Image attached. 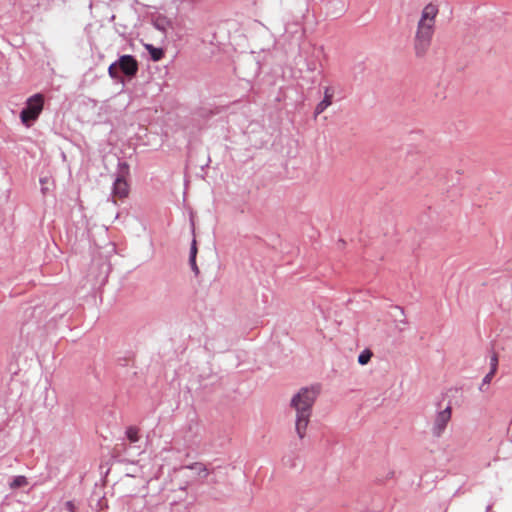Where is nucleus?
Masks as SVG:
<instances>
[{"instance_id":"2","label":"nucleus","mask_w":512,"mask_h":512,"mask_svg":"<svg viewBox=\"0 0 512 512\" xmlns=\"http://www.w3.org/2000/svg\"><path fill=\"white\" fill-rule=\"evenodd\" d=\"M437 14L438 8L432 3L427 4L422 10L414 39V49L417 57L424 56L430 47Z\"/></svg>"},{"instance_id":"5","label":"nucleus","mask_w":512,"mask_h":512,"mask_svg":"<svg viewBox=\"0 0 512 512\" xmlns=\"http://www.w3.org/2000/svg\"><path fill=\"white\" fill-rule=\"evenodd\" d=\"M451 416L452 408L450 405H447L444 409L437 411L431 427V433L434 437L439 438L443 435L451 420Z\"/></svg>"},{"instance_id":"7","label":"nucleus","mask_w":512,"mask_h":512,"mask_svg":"<svg viewBox=\"0 0 512 512\" xmlns=\"http://www.w3.org/2000/svg\"><path fill=\"white\" fill-rule=\"evenodd\" d=\"M332 98H333V92L330 90L329 87H326L324 90L323 100L320 101L315 108V112H314L315 116H318L321 113H323L331 105Z\"/></svg>"},{"instance_id":"16","label":"nucleus","mask_w":512,"mask_h":512,"mask_svg":"<svg viewBox=\"0 0 512 512\" xmlns=\"http://www.w3.org/2000/svg\"><path fill=\"white\" fill-rule=\"evenodd\" d=\"M168 22L165 18H159L155 21L154 26L159 31L165 32Z\"/></svg>"},{"instance_id":"4","label":"nucleus","mask_w":512,"mask_h":512,"mask_svg":"<svg viewBox=\"0 0 512 512\" xmlns=\"http://www.w3.org/2000/svg\"><path fill=\"white\" fill-rule=\"evenodd\" d=\"M129 174V165L124 161H119L117 165V174L113 182V195L124 198L128 195L129 186L126 176Z\"/></svg>"},{"instance_id":"17","label":"nucleus","mask_w":512,"mask_h":512,"mask_svg":"<svg viewBox=\"0 0 512 512\" xmlns=\"http://www.w3.org/2000/svg\"><path fill=\"white\" fill-rule=\"evenodd\" d=\"M196 254H197V247H196V240L194 239L192 241V244H191V247H190L189 258H196Z\"/></svg>"},{"instance_id":"10","label":"nucleus","mask_w":512,"mask_h":512,"mask_svg":"<svg viewBox=\"0 0 512 512\" xmlns=\"http://www.w3.org/2000/svg\"><path fill=\"white\" fill-rule=\"evenodd\" d=\"M119 72H120V71H119V68H117V65H116V63H115V61H114V62H113L112 64H110V66L108 67V74H109V76H110L113 80H115V81H117V82L124 83L123 78L120 76Z\"/></svg>"},{"instance_id":"1","label":"nucleus","mask_w":512,"mask_h":512,"mask_svg":"<svg viewBox=\"0 0 512 512\" xmlns=\"http://www.w3.org/2000/svg\"><path fill=\"white\" fill-rule=\"evenodd\" d=\"M319 393V385L302 387L291 399L290 405L296 411L295 430L300 439L306 434L312 407Z\"/></svg>"},{"instance_id":"21","label":"nucleus","mask_w":512,"mask_h":512,"mask_svg":"<svg viewBox=\"0 0 512 512\" xmlns=\"http://www.w3.org/2000/svg\"><path fill=\"white\" fill-rule=\"evenodd\" d=\"M491 505H488L487 508H486V512H491Z\"/></svg>"},{"instance_id":"22","label":"nucleus","mask_w":512,"mask_h":512,"mask_svg":"<svg viewBox=\"0 0 512 512\" xmlns=\"http://www.w3.org/2000/svg\"><path fill=\"white\" fill-rule=\"evenodd\" d=\"M186 510H187V508L184 506V507H183V512H186Z\"/></svg>"},{"instance_id":"12","label":"nucleus","mask_w":512,"mask_h":512,"mask_svg":"<svg viewBox=\"0 0 512 512\" xmlns=\"http://www.w3.org/2000/svg\"><path fill=\"white\" fill-rule=\"evenodd\" d=\"M27 484V479L25 476L19 475L15 476L10 484L11 488H19L23 487Z\"/></svg>"},{"instance_id":"14","label":"nucleus","mask_w":512,"mask_h":512,"mask_svg":"<svg viewBox=\"0 0 512 512\" xmlns=\"http://www.w3.org/2000/svg\"><path fill=\"white\" fill-rule=\"evenodd\" d=\"M494 375H495V374H492V373L488 372V373L484 376V378H483V380H482V383H481V384H480V386H479V390H480V391H485V390H486V388H487V387L489 386V384L491 383V381H492V379H493Z\"/></svg>"},{"instance_id":"18","label":"nucleus","mask_w":512,"mask_h":512,"mask_svg":"<svg viewBox=\"0 0 512 512\" xmlns=\"http://www.w3.org/2000/svg\"><path fill=\"white\" fill-rule=\"evenodd\" d=\"M189 263H190V266H191V269L193 270V272L195 274H198L199 270H198V267L196 265V258H189Z\"/></svg>"},{"instance_id":"19","label":"nucleus","mask_w":512,"mask_h":512,"mask_svg":"<svg viewBox=\"0 0 512 512\" xmlns=\"http://www.w3.org/2000/svg\"><path fill=\"white\" fill-rule=\"evenodd\" d=\"M282 461H283L284 465H289L291 467L294 466V463L290 458L284 457Z\"/></svg>"},{"instance_id":"6","label":"nucleus","mask_w":512,"mask_h":512,"mask_svg":"<svg viewBox=\"0 0 512 512\" xmlns=\"http://www.w3.org/2000/svg\"><path fill=\"white\" fill-rule=\"evenodd\" d=\"M115 63L119 71L129 79L135 77L139 69L137 60L129 54L121 55Z\"/></svg>"},{"instance_id":"20","label":"nucleus","mask_w":512,"mask_h":512,"mask_svg":"<svg viewBox=\"0 0 512 512\" xmlns=\"http://www.w3.org/2000/svg\"><path fill=\"white\" fill-rule=\"evenodd\" d=\"M66 506H67V508H68L69 510H71V509L73 508V506H74V505H73V502H72V501H67V502H66Z\"/></svg>"},{"instance_id":"9","label":"nucleus","mask_w":512,"mask_h":512,"mask_svg":"<svg viewBox=\"0 0 512 512\" xmlns=\"http://www.w3.org/2000/svg\"><path fill=\"white\" fill-rule=\"evenodd\" d=\"M182 468L194 470L197 472L198 475H202L204 478H206L209 474L207 467L200 462H196L190 465L183 466Z\"/></svg>"},{"instance_id":"11","label":"nucleus","mask_w":512,"mask_h":512,"mask_svg":"<svg viewBox=\"0 0 512 512\" xmlns=\"http://www.w3.org/2000/svg\"><path fill=\"white\" fill-rule=\"evenodd\" d=\"M371 357L372 352L369 349H365L358 355V363L360 365H366L371 360Z\"/></svg>"},{"instance_id":"15","label":"nucleus","mask_w":512,"mask_h":512,"mask_svg":"<svg viewBox=\"0 0 512 512\" xmlns=\"http://www.w3.org/2000/svg\"><path fill=\"white\" fill-rule=\"evenodd\" d=\"M497 368H498V356H497V354L494 353L490 357V371L489 372L492 374H496Z\"/></svg>"},{"instance_id":"13","label":"nucleus","mask_w":512,"mask_h":512,"mask_svg":"<svg viewBox=\"0 0 512 512\" xmlns=\"http://www.w3.org/2000/svg\"><path fill=\"white\" fill-rule=\"evenodd\" d=\"M126 436L130 440V442L135 443L138 441V429L135 427H128L126 429Z\"/></svg>"},{"instance_id":"8","label":"nucleus","mask_w":512,"mask_h":512,"mask_svg":"<svg viewBox=\"0 0 512 512\" xmlns=\"http://www.w3.org/2000/svg\"><path fill=\"white\" fill-rule=\"evenodd\" d=\"M145 48L149 52L151 60L154 62L161 60L164 56L162 48L155 47L152 44H145Z\"/></svg>"},{"instance_id":"3","label":"nucleus","mask_w":512,"mask_h":512,"mask_svg":"<svg viewBox=\"0 0 512 512\" xmlns=\"http://www.w3.org/2000/svg\"><path fill=\"white\" fill-rule=\"evenodd\" d=\"M44 107V96L36 93L30 96L20 112V120L26 127H31L38 119Z\"/></svg>"}]
</instances>
